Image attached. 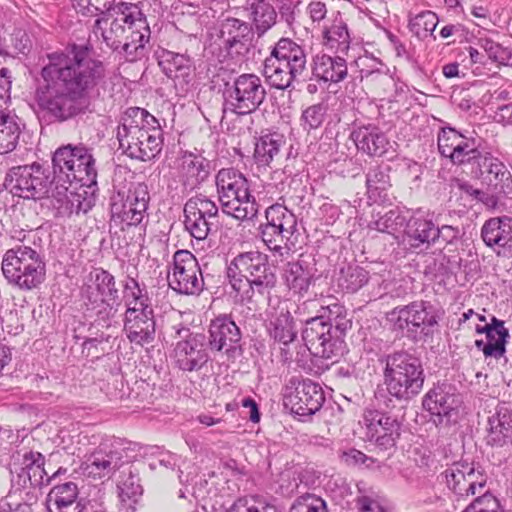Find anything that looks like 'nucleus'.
<instances>
[{"label":"nucleus","instance_id":"nucleus-21","mask_svg":"<svg viewBox=\"0 0 512 512\" xmlns=\"http://www.w3.org/2000/svg\"><path fill=\"white\" fill-rule=\"evenodd\" d=\"M123 331L130 343L141 347L152 344L156 339V319L152 305L146 301L139 305L127 302Z\"/></svg>","mask_w":512,"mask_h":512},{"label":"nucleus","instance_id":"nucleus-15","mask_svg":"<svg viewBox=\"0 0 512 512\" xmlns=\"http://www.w3.org/2000/svg\"><path fill=\"white\" fill-rule=\"evenodd\" d=\"M137 4L120 1L112 6L110 14L99 12L93 24V31L100 32L103 42L114 52L127 51L129 44L127 26L135 18Z\"/></svg>","mask_w":512,"mask_h":512},{"label":"nucleus","instance_id":"nucleus-60","mask_svg":"<svg viewBox=\"0 0 512 512\" xmlns=\"http://www.w3.org/2000/svg\"><path fill=\"white\" fill-rule=\"evenodd\" d=\"M328 106L324 102L312 104L305 108L300 116V125L308 133L322 126L326 119Z\"/></svg>","mask_w":512,"mask_h":512},{"label":"nucleus","instance_id":"nucleus-16","mask_svg":"<svg viewBox=\"0 0 512 512\" xmlns=\"http://www.w3.org/2000/svg\"><path fill=\"white\" fill-rule=\"evenodd\" d=\"M346 334L335 333L331 325L305 317L301 327L302 341L309 353L316 358L335 360L346 351Z\"/></svg>","mask_w":512,"mask_h":512},{"label":"nucleus","instance_id":"nucleus-54","mask_svg":"<svg viewBox=\"0 0 512 512\" xmlns=\"http://www.w3.org/2000/svg\"><path fill=\"white\" fill-rule=\"evenodd\" d=\"M407 223L408 219L406 216L399 209V207H395L387 211L385 214L379 216L378 219L371 221L369 223V228L381 233L395 235L400 231V229H405Z\"/></svg>","mask_w":512,"mask_h":512},{"label":"nucleus","instance_id":"nucleus-32","mask_svg":"<svg viewBox=\"0 0 512 512\" xmlns=\"http://www.w3.org/2000/svg\"><path fill=\"white\" fill-rule=\"evenodd\" d=\"M135 18L132 19L130 26H127L128 39L124 43L129 44L127 51H122V55L129 62H135L146 56V44L150 40L151 30L147 22L146 15L137 5Z\"/></svg>","mask_w":512,"mask_h":512},{"label":"nucleus","instance_id":"nucleus-42","mask_svg":"<svg viewBox=\"0 0 512 512\" xmlns=\"http://www.w3.org/2000/svg\"><path fill=\"white\" fill-rule=\"evenodd\" d=\"M285 144L284 136L278 132H261L254 137L253 159L258 167H268Z\"/></svg>","mask_w":512,"mask_h":512},{"label":"nucleus","instance_id":"nucleus-27","mask_svg":"<svg viewBox=\"0 0 512 512\" xmlns=\"http://www.w3.org/2000/svg\"><path fill=\"white\" fill-rule=\"evenodd\" d=\"M316 272L315 264L300 255L297 259L288 261L284 265L282 278L289 291L303 297L314 285L317 279Z\"/></svg>","mask_w":512,"mask_h":512},{"label":"nucleus","instance_id":"nucleus-1","mask_svg":"<svg viewBox=\"0 0 512 512\" xmlns=\"http://www.w3.org/2000/svg\"><path fill=\"white\" fill-rule=\"evenodd\" d=\"M93 53L90 43H72L47 55L34 96L41 122L63 124L91 112V92L106 83L105 65Z\"/></svg>","mask_w":512,"mask_h":512},{"label":"nucleus","instance_id":"nucleus-48","mask_svg":"<svg viewBox=\"0 0 512 512\" xmlns=\"http://www.w3.org/2000/svg\"><path fill=\"white\" fill-rule=\"evenodd\" d=\"M110 227L115 226L119 227L122 231L132 227L139 226L143 223L144 219L138 217L131 216V213H134L133 207L127 204L125 201H120L119 195H115L114 193L110 197Z\"/></svg>","mask_w":512,"mask_h":512},{"label":"nucleus","instance_id":"nucleus-43","mask_svg":"<svg viewBox=\"0 0 512 512\" xmlns=\"http://www.w3.org/2000/svg\"><path fill=\"white\" fill-rule=\"evenodd\" d=\"M323 44L335 53L347 55L351 36L340 11L335 13L332 23L323 29Z\"/></svg>","mask_w":512,"mask_h":512},{"label":"nucleus","instance_id":"nucleus-33","mask_svg":"<svg viewBox=\"0 0 512 512\" xmlns=\"http://www.w3.org/2000/svg\"><path fill=\"white\" fill-rule=\"evenodd\" d=\"M311 79L316 82L339 83L348 75L346 60L340 56H330L325 53H318L312 57L310 63Z\"/></svg>","mask_w":512,"mask_h":512},{"label":"nucleus","instance_id":"nucleus-35","mask_svg":"<svg viewBox=\"0 0 512 512\" xmlns=\"http://www.w3.org/2000/svg\"><path fill=\"white\" fill-rule=\"evenodd\" d=\"M391 166L388 164H377L369 167L365 174L366 196L374 203L391 204L389 191L391 183Z\"/></svg>","mask_w":512,"mask_h":512},{"label":"nucleus","instance_id":"nucleus-40","mask_svg":"<svg viewBox=\"0 0 512 512\" xmlns=\"http://www.w3.org/2000/svg\"><path fill=\"white\" fill-rule=\"evenodd\" d=\"M475 331L486 336L488 343L485 350L486 358L499 359L506 353L509 331L505 328L503 320L491 316V322L485 325H476Z\"/></svg>","mask_w":512,"mask_h":512},{"label":"nucleus","instance_id":"nucleus-26","mask_svg":"<svg viewBox=\"0 0 512 512\" xmlns=\"http://www.w3.org/2000/svg\"><path fill=\"white\" fill-rule=\"evenodd\" d=\"M116 138L119 142V148L128 157L140 161H149L162 151L164 133H157L153 143L151 142L150 132H143V135L138 134L131 137L129 132L122 133L121 130H117Z\"/></svg>","mask_w":512,"mask_h":512},{"label":"nucleus","instance_id":"nucleus-64","mask_svg":"<svg viewBox=\"0 0 512 512\" xmlns=\"http://www.w3.org/2000/svg\"><path fill=\"white\" fill-rule=\"evenodd\" d=\"M266 496L252 494L239 497L226 510V512H261Z\"/></svg>","mask_w":512,"mask_h":512},{"label":"nucleus","instance_id":"nucleus-13","mask_svg":"<svg viewBox=\"0 0 512 512\" xmlns=\"http://www.w3.org/2000/svg\"><path fill=\"white\" fill-rule=\"evenodd\" d=\"M325 402V394L320 384L304 378L302 375H293L285 383L283 404L299 421H309Z\"/></svg>","mask_w":512,"mask_h":512},{"label":"nucleus","instance_id":"nucleus-47","mask_svg":"<svg viewBox=\"0 0 512 512\" xmlns=\"http://www.w3.org/2000/svg\"><path fill=\"white\" fill-rule=\"evenodd\" d=\"M369 272L363 267L348 264L341 267L336 278L337 287L343 293L354 294L369 281Z\"/></svg>","mask_w":512,"mask_h":512},{"label":"nucleus","instance_id":"nucleus-10","mask_svg":"<svg viewBox=\"0 0 512 512\" xmlns=\"http://www.w3.org/2000/svg\"><path fill=\"white\" fill-rule=\"evenodd\" d=\"M463 399L457 387L447 380L437 381L421 399L422 410L436 428L447 429L461 419Z\"/></svg>","mask_w":512,"mask_h":512},{"label":"nucleus","instance_id":"nucleus-38","mask_svg":"<svg viewBox=\"0 0 512 512\" xmlns=\"http://www.w3.org/2000/svg\"><path fill=\"white\" fill-rule=\"evenodd\" d=\"M385 320L389 325L390 331L396 337L406 338L415 344L418 343L413 301L406 305H398L386 312Z\"/></svg>","mask_w":512,"mask_h":512},{"label":"nucleus","instance_id":"nucleus-55","mask_svg":"<svg viewBox=\"0 0 512 512\" xmlns=\"http://www.w3.org/2000/svg\"><path fill=\"white\" fill-rule=\"evenodd\" d=\"M484 140L477 136L475 131H468L464 141L460 144L456 153L451 157V163L456 166L467 167V163L475 157L477 152L481 151Z\"/></svg>","mask_w":512,"mask_h":512},{"label":"nucleus","instance_id":"nucleus-45","mask_svg":"<svg viewBox=\"0 0 512 512\" xmlns=\"http://www.w3.org/2000/svg\"><path fill=\"white\" fill-rule=\"evenodd\" d=\"M78 185L79 187H74L70 195L62 199L61 204L56 206L60 214L70 217L73 214H86L93 208L95 204V200L92 196L93 193L89 194L87 188L91 189L94 186Z\"/></svg>","mask_w":512,"mask_h":512},{"label":"nucleus","instance_id":"nucleus-63","mask_svg":"<svg viewBox=\"0 0 512 512\" xmlns=\"http://www.w3.org/2000/svg\"><path fill=\"white\" fill-rule=\"evenodd\" d=\"M448 264L449 259L446 255L431 257L430 259L426 260L424 274L429 279L441 283L451 274Z\"/></svg>","mask_w":512,"mask_h":512},{"label":"nucleus","instance_id":"nucleus-5","mask_svg":"<svg viewBox=\"0 0 512 512\" xmlns=\"http://www.w3.org/2000/svg\"><path fill=\"white\" fill-rule=\"evenodd\" d=\"M90 284L80 290V299L85 314L94 318L103 327H110L120 306V291L115 276L99 267L90 273Z\"/></svg>","mask_w":512,"mask_h":512},{"label":"nucleus","instance_id":"nucleus-25","mask_svg":"<svg viewBox=\"0 0 512 512\" xmlns=\"http://www.w3.org/2000/svg\"><path fill=\"white\" fill-rule=\"evenodd\" d=\"M304 312L305 307L302 306H297L294 313H291L288 309L282 308L269 320L267 325V333L269 337L275 343L289 346L297 340V324L304 327Z\"/></svg>","mask_w":512,"mask_h":512},{"label":"nucleus","instance_id":"nucleus-14","mask_svg":"<svg viewBox=\"0 0 512 512\" xmlns=\"http://www.w3.org/2000/svg\"><path fill=\"white\" fill-rule=\"evenodd\" d=\"M267 91L261 78L254 73H242L229 86L223 101V112L237 116L254 113L266 100Z\"/></svg>","mask_w":512,"mask_h":512},{"label":"nucleus","instance_id":"nucleus-23","mask_svg":"<svg viewBox=\"0 0 512 512\" xmlns=\"http://www.w3.org/2000/svg\"><path fill=\"white\" fill-rule=\"evenodd\" d=\"M252 28L249 23L237 18L227 17L219 23L217 41L224 57L235 58L247 51L251 40Z\"/></svg>","mask_w":512,"mask_h":512},{"label":"nucleus","instance_id":"nucleus-11","mask_svg":"<svg viewBox=\"0 0 512 512\" xmlns=\"http://www.w3.org/2000/svg\"><path fill=\"white\" fill-rule=\"evenodd\" d=\"M139 450L138 444L119 437L105 438L99 446L87 456L84 471L94 479L110 478L134 457Z\"/></svg>","mask_w":512,"mask_h":512},{"label":"nucleus","instance_id":"nucleus-50","mask_svg":"<svg viewBox=\"0 0 512 512\" xmlns=\"http://www.w3.org/2000/svg\"><path fill=\"white\" fill-rule=\"evenodd\" d=\"M467 133V130L462 132L449 124L440 127L437 133V146L441 157L451 161L452 155L456 153Z\"/></svg>","mask_w":512,"mask_h":512},{"label":"nucleus","instance_id":"nucleus-6","mask_svg":"<svg viewBox=\"0 0 512 512\" xmlns=\"http://www.w3.org/2000/svg\"><path fill=\"white\" fill-rule=\"evenodd\" d=\"M2 272L9 284L23 291L38 288L46 280L42 246L15 245L2 258Z\"/></svg>","mask_w":512,"mask_h":512},{"label":"nucleus","instance_id":"nucleus-22","mask_svg":"<svg viewBox=\"0 0 512 512\" xmlns=\"http://www.w3.org/2000/svg\"><path fill=\"white\" fill-rule=\"evenodd\" d=\"M367 439L381 451H394L403 430V422L396 415L369 410L364 415Z\"/></svg>","mask_w":512,"mask_h":512},{"label":"nucleus","instance_id":"nucleus-17","mask_svg":"<svg viewBox=\"0 0 512 512\" xmlns=\"http://www.w3.org/2000/svg\"><path fill=\"white\" fill-rule=\"evenodd\" d=\"M208 334V347L212 352L222 353L232 362L243 356L242 332L230 314H219L212 319Z\"/></svg>","mask_w":512,"mask_h":512},{"label":"nucleus","instance_id":"nucleus-4","mask_svg":"<svg viewBox=\"0 0 512 512\" xmlns=\"http://www.w3.org/2000/svg\"><path fill=\"white\" fill-rule=\"evenodd\" d=\"M308 71V54L304 45L282 37L271 47L263 62V76L271 88L292 91Z\"/></svg>","mask_w":512,"mask_h":512},{"label":"nucleus","instance_id":"nucleus-8","mask_svg":"<svg viewBox=\"0 0 512 512\" xmlns=\"http://www.w3.org/2000/svg\"><path fill=\"white\" fill-rule=\"evenodd\" d=\"M54 174L59 181L81 186H97V169L93 149L79 143L64 145L53 154Z\"/></svg>","mask_w":512,"mask_h":512},{"label":"nucleus","instance_id":"nucleus-56","mask_svg":"<svg viewBox=\"0 0 512 512\" xmlns=\"http://www.w3.org/2000/svg\"><path fill=\"white\" fill-rule=\"evenodd\" d=\"M101 389L111 400H137L139 398V393L135 392V388H130L127 385L121 372L111 373Z\"/></svg>","mask_w":512,"mask_h":512},{"label":"nucleus","instance_id":"nucleus-3","mask_svg":"<svg viewBox=\"0 0 512 512\" xmlns=\"http://www.w3.org/2000/svg\"><path fill=\"white\" fill-rule=\"evenodd\" d=\"M228 282L241 303L254 304L257 297L270 299L277 287V274L269 256L259 250L239 253L227 266Z\"/></svg>","mask_w":512,"mask_h":512},{"label":"nucleus","instance_id":"nucleus-12","mask_svg":"<svg viewBox=\"0 0 512 512\" xmlns=\"http://www.w3.org/2000/svg\"><path fill=\"white\" fill-rule=\"evenodd\" d=\"M48 167L37 162L11 167L5 176L4 187L13 196L41 200L48 196L54 179Z\"/></svg>","mask_w":512,"mask_h":512},{"label":"nucleus","instance_id":"nucleus-51","mask_svg":"<svg viewBox=\"0 0 512 512\" xmlns=\"http://www.w3.org/2000/svg\"><path fill=\"white\" fill-rule=\"evenodd\" d=\"M117 488L123 501L126 499L136 501L134 498L142 495L143 487L140 483L139 469L135 465L130 464L122 470Z\"/></svg>","mask_w":512,"mask_h":512},{"label":"nucleus","instance_id":"nucleus-37","mask_svg":"<svg viewBox=\"0 0 512 512\" xmlns=\"http://www.w3.org/2000/svg\"><path fill=\"white\" fill-rule=\"evenodd\" d=\"M215 169L213 162L202 153L185 151L182 156L183 185L191 190L208 180Z\"/></svg>","mask_w":512,"mask_h":512},{"label":"nucleus","instance_id":"nucleus-59","mask_svg":"<svg viewBox=\"0 0 512 512\" xmlns=\"http://www.w3.org/2000/svg\"><path fill=\"white\" fill-rule=\"evenodd\" d=\"M477 45L484 50L487 58L498 66L512 67V49L504 47L487 37L479 38Z\"/></svg>","mask_w":512,"mask_h":512},{"label":"nucleus","instance_id":"nucleus-61","mask_svg":"<svg viewBox=\"0 0 512 512\" xmlns=\"http://www.w3.org/2000/svg\"><path fill=\"white\" fill-rule=\"evenodd\" d=\"M122 287L125 304L130 302L131 305H139L144 301L149 302L145 285L139 283L137 274L133 276L132 273H128L122 281Z\"/></svg>","mask_w":512,"mask_h":512},{"label":"nucleus","instance_id":"nucleus-39","mask_svg":"<svg viewBox=\"0 0 512 512\" xmlns=\"http://www.w3.org/2000/svg\"><path fill=\"white\" fill-rule=\"evenodd\" d=\"M433 213L426 215L413 214L409 219L404 236L407 238L411 248L418 249L423 245L429 247L435 244L436 221L433 219Z\"/></svg>","mask_w":512,"mask_h":512},{"label":"nucleus","instance_id":"nucleus-36","mask_svg":"<svg viewBox=\"0 0 512 512\" xmlns=\"http://www.w3.org/2000/svg\"><path fill=\"white\" fill-rule=\"evenodd\" d=\"M481 238L489 248L512 252V217H492L484 222Z\"/></svg>","mask_w":512,"mask_h":512},{"label":"nucleus","instance_id":"nucleus-20","mask_svg":"<svg viewBox=\"0 0 512 512\" xmlns=\"http://www.w3.org/2000/svg\"><path fill=\"white\" fill-rule=\"evenodd\" d=\"M153 57L163 74L173 81L178 92L186 94L192 88L195 65L187 52H175L158 46Z\"/></svg>","mask_w":512,"mask_h":512},{"label":"nucleus","instance_id":"nucleus-7","mask_svg":"<svg viewBox=\"0 0 512 512\" xmlns=\"http://www.w3.org/2000/svg\"><path fill=\"white\" fill-rule=\"evenodd\" d=\"M215 183L223 213L239 221L257 217L259 204L243 173L233 167L222 168L216 174Z\"/></svg>","mask_w":512,"mask_h":512},{"label":"nucleus","instance_id":"nucleus-18","mask_svg":"<svg viewBox=\"0 0 512 512\" xmlns=\"http://www.w3.org/2000/svg\"><path fill=\"white\" fill-rule=\"evenodd\" d=\"M169 287L180 295L199 296L205 288V279L196 256L188 250H177L173 255L172 277Z\"/></svg>","mask_w":512,"mask_h":512},{"label":"nucleus","instance_id":"nucleus-62","mask_svg":"<svg viewBox=\"0 0 512 512\" xmlns=\"http://www.w3.org/2000/svg\"><path fill=\"white\" fill-rule=\"evenodd\" d=\"M289 512H329L325 500L315 494L305 493L292 503Z\"/></svg>","mask_w":512,"mask_h":512},{"label":"nucleus","instance_id":"nucleus-57","mask_svg":"<svg viewBox=\"0 0 512 512\" xmlns=\"http://www.w3.org/2000/svg\"><path fill=\"white\" fill-rule=\"evenodd\" d=\"M287 183L284 181L282 184V196L280 197L283 202H288L292 206H305V200L307 195V187L302 181V177L298 174L288 176L286 178Z\"/></svg>","mask_w":512,"mask_h":512},{"label":"nucleus","instance_id":"nucleus-46","mask_svg":"<svg viewBox=\"0 0 512 512\" xmlns=\"http://www.w3.org/2000/svg\"><path fill=\"white\" fill-rule=\"evenodd\" d=\"M21 132L20 118L0 110V154H7L16 149Z\"/></svg>","mask_w":512,"mask_h":512},{"label":"nucleus","instance_id":"nucleus-31","mask_svg":"<svg viewBox=\"0 0 512 512\" xmlns=\"http://www.w3.org/2000/svg\"><path fill=\"white\" fill-rule=\"evenodd\" d=\"M117 130L129 132L131 137L150 132L151 142L155 141L157 133H164L159 120L146 109L140 107L127 108L120 118Z\"/></svg>","mask_w":512,"mask_h":512},{"label":"nucleus","instance_id":"nucleus-53","mask_svg":"<svg viewBox=\"0 0 512 512\" xmlns=\"http://www.w3.org/2000/svg\"><path fill=\"white\" fill-rule=\"evenodd\" d=\"M493 185L497 193L508 197L512 194V176L506 166L499 159H490L489 172L486 178Z\"/></svg>","mask_w":512,"mask_h":512},{"label":"nucleus","instance_id":"nucleus-2","mask_svg":"<svg viewBox=\"0 0 512 512\" xmlns=\"http://www.w3.org/2000/svg\"><path fill=\"white\" fill-rule=\"evenodd\" d=\"M379 362L383 365L385 386V390L375 392L379 404L392 408L393 399L407 402L422 391L426 376L423 361L416 353L405 349L394 350L382 355Z\"/></svg>","mask_w":512,"mask_h":512},{"label":"nucleus","instance_id":"nucleus-28","mask_svg":"<svg viewBox=\"0 0 512 512\" xmlns=\"http://www.w3.org/2000/svg\"><path fill=\"white\" fill-rule=\"evenodd\" d=\"M56 512H95L90 500L79 497L78 485L73 481L55 484L47 496Z\"/></svg>","mask_w":512,"mask_h":512},{"label":"nucleus","instance_id":"nucleus-9","mask_svg":"<svg viewBox=\"0 0 512 512\" xmlns=\"http://www.w3.org/2000/svg\"><path fill=\"white\" fill-rule=\"evenodd\" d=\"M265 219L259 234L267 248L280 257L295 249L299 235L295 214L285 205L275 203L266 208Z\"/></svg>","mask_w":512,"mask_h":512},{"label":"nucleus","instance_id":"nucleus-41","mask_svg":"<svg viewBox=\"0 0 512 512\" xmlns=\"http://www.w3.org/2000/svg\"><path fill=\"white\" fill-rule=\"evenodd\" d=\"M119 195L120 201H125L133 207L134 213H131L132 218L141 217L148 219V208L150 203V192L148 185L144 182H130L127 187H123L113 192Z\"/></svg>","mask_w":512,"mask_h":512},{"label":"nucleus","instance_id":"nucleus-49","mask_svg":"<svg viewBox=\"0 0 512 512\" xmlns=\"http://www.w3.org/2000/svg\"><path fill=\"white\" fill-rule=\"evenodd\" d=\"M21 466L31 475L32 488H41L50 484L48 470L45 468V457L40 452H25L22 456Z\"/></svg>","mask_w":512,"mask_h":512},{"label":"nucleus","instance_id":"nucleus-19","mask_svg":"<svg viewBox=\"0 0 512 512\" xmlns=\"http://www.w3.org/2000/svg\"><path fill=\"white\" fill-rule=\"evenodd\" d=\"M219 208L216 203L204 195L189 198L183 208L184 229L197 242L205 241L216 231Z\"/></svg>","mask_w":512,"mask_h":512},{"label":"nucleus","instance_id":"nucleus-34","mask_svg":"<svg viewBox=\"0 0 512 512\" xmlns=\"http://www.w3.org/2000/svg\"><path fill=\"white\" fill-rule=\"evenodd\" d=\"M413 307L418 343L432 340L439 331V322L444 315V310L427 300H415L413 301Z\"/></svg>","mask_w":512,"mask_h":512},{"label":"nucleus","instance_id":"nucleus-52","mask_svg":"<svg viewBox=\"0 0 512 512\" xmlns=\"http://www.w3.org/2000/svg\"><path fill=\"white\" fill-rule=\"evenodd\" d=\"M253 23L258 36L264 35L276 23L277 13L267 0H255L251 4Z\"/></svg>","mask_w":512,"mask_h":512},{"label":"nucleus","instance_id":"nucleus-29","mask_svg":"<svg viewBox=\"0 0 512 512\" xmlns=\"http://www.w3.org/2000/svg\"><path fill=\"white\" fill-rule=\"evenodd\" d=\"M350 139L357 150L370 157L384 156L390 146L386 134L376 125H356L350 133Z\"/></svg>","mask_w":512,"mask_h":512},{"label":"nucleus","instance_id":"nucleus-30","mask_svg":"<svg viewBox=\"0 0 512 512\" xmlns=\"http://www.w3.org/2000/svg\"><path fill=\"white\" fill-rule=\"evenodd\" d=\"M485 442L497 448L512 444V409L505 403L497 405L494 414L488 417Z\"/></svg>","mask_w":512,"mask_h":512},{"label":"nucleus","instance_id":"nucleus-24","mask_svg":"<svg viewBox=\"0 0 512 512\" xmlns=\"http://www.w3.org/2000/svg\"><path fill=\"white\" fill-rule=\"evenodd\" d=\"M207 346V337L203 333L178 341L174 349L178 368L185 372L201 370L209 361Z\"/></svg>","mask_w":512,"mask_h":512},{"label":"nucleus","instance_id":"nucleus-58","mask_svg":"<svg viewBox=\"0 0 512 512\" xmlns=\"http://www.w3.org/2000/svg\"><path fill=\"white\" fill-rule=\"evenodd\" d=\"M438 24V17L435 12L430 10L422 11L415 17L410 18L408 28L418 39H425L429 35L436 39L433 32Z\"/></svg>","mask_w":512,"mask_h":512},{"label":"nucleus","instance_id":"nucleus-44","mask_svg":"<svg viewBox=\"0 0 512 512\" xmlns=\"http://www.w3.org/2000/svg\"><path fill=\"white\" fill-rule=\"evenodd\" d=\"M307 317L313 320H320L328 327L331 324L335 333L347 335L348 331L352 329V319L348 317L346 307L339 302L321 306L318 315Z\"/></svg>","mask_w":512,"mask_h":512}]
</instances>
